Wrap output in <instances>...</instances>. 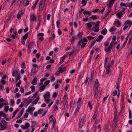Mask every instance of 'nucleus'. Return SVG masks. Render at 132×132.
<instances>
[{
    "mask_svg": "<svg viewBox=\"0 0 132 132\" xmlns=\"http://www.w3.org/2000/svg\"><path fill=\"white\" fill-rule=\"evenodd\" d=\"M95 24V23L93 22H90L86 24V25L88 26V29L90 28L92 26H93V25Z\"/></svg>",
    "mask_w": 132,
    "mask_h": 132,
    "instance_id": "f8f14e48",
    "label": "nucleus"
},
{
    "mask_svg": "<svg viewBox=\"0 0 132 132\" xmlns=\"http://www.w3.org/2000/svg\"><path fill=\"white\" fill-rule=\"evenodd\" d=\"M29 34V32H27V33L25 34V35L22 37V39L24 40L26 39L28 37Z\"/></svg>",
    "mask_w": 132,
    "mask_h": 132,
    "instance_id": "4be33fe9",
    "label": "nucleus"
},
{
    "mask_svg": "<svg viewBox=\"0 0 132 132\" xmlns=\"http://www.w3.org/2000/svg\"><path fill=\"white\" fill-rule=\"evenodd\" d=\"M21 68H23V69H25L26 68V65L25 64V63L22 62L21 64Z\"/></svg>",
    "mask_w": 132,
    "mask_h": 132,
    "instance_id": "f704fd0d",
    "label": "nucleus"
},
{
    "mask_svg": "<svg viewBox=\"0 0 132 132\" xmlns=\"http://www.w3.org/2000/svg\"><path fill=\"white\" fill-rule=\"evenodd\" d=\"M43 111V109H39L38 111V113L39 114H40L42 113V112Z\"/></svg>",
    "mask_w": 132,
    "mask_h": 132,
    "instance_id": "13d9d810",
    "label": "nucleus"
},
{
    "mask_svg": "<svg viewBox=\"0 0 132 132\" xmlns=\"http://www.w3.org/2000/svg\"><path fill=\"white\" fill-rule=\"evenodd\" d=\"M9 109V107L8 106H5L4 108V111L6 112H8Z\"/></svg>",
    "mask_w": 132,
    "mask_h": 132,
    "instance_id": "e433bc0d",
    "label": "nucleus"
},
{
    "mask_svg": "<svg viewBox=\"0 0 132 132\" xmlns=\"http://www.w3.org/2000/svg\"><path fill=\"white\" fill-rule=\"evenodd\" d=\"M100 22L99 21H97L96 22V24L93 25H94V27L93 28H92L91 30L93 29H94L97 28V29H95L94 30V31L96 32H98L99 30V27L100 26Z\"/></svg>",
    "mask_w": 132,
    "mask_h": 132,
    "instance_id": "f03ea898",
    "label": "nucleus"
},
{
    "mask_svg": "<svg viewBox=\"0 0 132 132\" xmlns=\"http://www.w3.org/2000/svg\"><path fill=\"white\" fill-rule=\"evenodd\" d=\"M82 103V98L81 97L79 98L77 102V107L80 108Z\"/></svg>",
    "mask_w": 132,
    "mask_h": 132,
    "instance_id": "0eeeda50",
    "label": "nucleus"
},
{
    "mask_svg": "<svg viewBox=\"0 0 132 132\" xmlns=\"http://www.w3.org/2000/svg\"><path fill=\"white\" fill-rule=\"evenodd\" d=\"M30 88L32 92L35 91V86L33 85L32 86H30Z\"/></svg>",
    "mask_w": 132,
    "mask_h": 132,
    "instance_id": "58836bf2",
    "label": "nucleus"
},
{
    "mask_svg": "<svg viewBox=\"0 0 132 132\" xmlns=\"http://www.w3.org/2000/svg\"><path fill=\"white\" fill-rule=\"evenodd\" d=\"M117 111L116 110V112L114 113V116L113 121L114 122H117L118 121V119L119 117L118 115H117Z\"/></svg>",
    "mask_w": 132,
    "mask_h": 132,
    "instance_id": "39448f33",
    "label": "nucleus"
},
{
    "mask_svg": "<svg viewBox=\"0 0 132 132\" xmlns=\"http://www.w3.org/2000/svg\"><path fill=\"white\" fill-rule=\"evenodd\" d=\"M125 13V12H122L121 11L118 12L116 14V15L117 18L119 19H120L122 17V16Z\"/></svg>",
    "mask_w": 132,
    "mask_h": 132,
    "instance_id": "423d86ee",
    "label": "nucleus"
},
{
    "mask_svg": "<svg viewBox=\"0 0 132 132\" xmlns=\"http://www.w3.org/2000/svg\"><path fill=\"white\" fill-rule=\"evenodd\" d=\"M21 95L19 93H16L15 95V97L17 98H18Z\"/></svg>",
    "mask_w": 132,
    "mask_h": 132,
    "instance_id": "69168bd1",
    "label": "nucleus"
},
{
    "mask_svg": "<svg viewBox=\"0 0 132 132\" xmlns=\"http://www.w3.org/2000/svg\"><path fill=\"white\" fill-rule=\"evenodd\" d=\"M46 86L44 85H43L40 86V88L39 89L42 90V91H43L45 88Z\"/></svg>",
    "mask_w": 132,
    "mask_h": 132,
    "instance_id": "72a5a7b5",
    "label": "nucleus"
},
{
    "mask_svg": "<svg viewBox=\"0 0 132 132\" xmlns=\"http://www.w3.org/2000/svg\"><path fill=\"white\" fill-rule=\"evenodd\" d=\"M25 10L23 9L21 10L18 13L21 15H22L24 12Z\"/></svg>",
    "mask_w": 132,
    "mask_h": 132,
    "instance_id": "49530a36",
    "label": "nucleus"
},
{
    "mask_svg": "<svg viewBox=\"0 0 132 132\" xmlns=\"http://www.w3.org/2000/svg\"><path fill=\"white\" fill-rule=\"evenodd\" d=\"M23 111L24 110H22L20 111L19 114L17 115V118H19L21 116L23 112Z\"/></svg>",
    "mask_w": 132,
    "mask_h": 132,
    "instance_id": "393cba45",
    "label": "nucleus"
},
{
    "mask_svg": "<svg viewBox=\"0 0 132 132\" xmlns=\"http://www.w3.org/2000/svg\"><path fill=\"white\" fill-rule=\"evenodd\" d=\"M35 108H32L31 106H30L28 108V109L26 110V112H32L35 109Z\"/></svg>",
    "mask_w": 132,
    "mask_h": 132,
    "instance_id": "2eb2a0df",
    "label": "nucleus"
},
{
    "mask_svg": "<svg viewBox=\"0 0 132 132\" xmlns=\"http://www.w3.org/2000/svg\"><path fill=\"white\" fill-rule=\"evenodd\" d=\"M90 18L94 20H95L97 19V16L96 15H93L91 17H90Z\"/></svg>",
    "mask_w": 132,
    "mask_h": 132,
    "instance_id": "c85d7f7f",
    "label": "nucleus"
},
{
    "mask_svg": "<svg viewBox=\"0 0 132 132\" xmlns=\"http://www.w3.org/2000/svg\"><path fill=\"white\" fill-rule=\"evenodd\" d=\"M45 5H39V9L40 11L42 10L44 8Z\"/></svg>",
    "mask_w": 132,
    "mask_h": 132,
    "instance_id": "79ce46f5",
    "label": "nucleus"
},
{
    "mask_svg": "<svg viewBox=\"0 0 132 132\" xmlns=\"http://www.w3.org/2000/svg\"><path fill=\"white\" fill-rule=\"evenodd\" d=\"M116 39V36H114L112 38V41L111 43H110L109 45V46L108 48L106 49H105V51L107 52H108L111 51L112 49L114 42L115 40Z\"/></svg>",
    "mask_w": 132,
    "mask_h": 132,
    "instance_id": "f257e3e1",
    "label": "nucleus"
},
{
    "mask_svg": "<svg viewBox=\"0 0 132 132\" xmlns=\"http://www.w3.org/2000/svg\"><path fill=\"white\" fill-rule=\"evenodd\" d=\"M39 0H36V1L35 2V4H34V6L32 7V9H34L35 8Z\"/></svg>",
    "mask_w": 132,
    "mask_h": 132,
    "instance_id": "2f4dec72",
    "label": "nucleus"
},
{
    "mask_svg": "<svg viewBox=\"0 0 132 132\" xmlns=\"http://www.w3.org/2000/svg\"><path fill=\"white\" fill-rule=\"evenodd\" d=\"M21 77L20 76V74H18L17 75V77L16 78V80H19L21 78Z\"/></svg>",
    "mask_w": 132,
    "mask_h": 132,
    "instance_id": "09e8293b",
    "label": "nucleus"
},
{
    "mask_svg": "<svg viewBox=\"0 0 132 132\" xmlns=\"http://www.w3.org/2000/svg\"><path fill=\"white\" fill-rule=\"evenodd\" d=\"M6 126L4 125H3V126H2V127H1V130H3L6 129Z\"/></svg>",
    "mask_w": 132,
    "mask_h": 132,
    "instance_id": "6e6d98bb",
    "label": "nucleus"
},
{
    "mask_svg": "<svg viewBox=\"0 0 132 132\" xmlns=\"http://www.w3.org/2000/svg\"><path fill=\"white\" fill-rule=\"evenodd\" d=\"M29 97H28L27 98H26L24 100L23 102L25 103H27L29 102Z\"/></svg>",
    "mask_w": 132,
    "mask_h": 132,
    "instance_id": "37998d69",
    "label": "nucleus"
},
{
    "mask_svg": "<svg viewBox=\"0 0 132 132\" xmlns=\"http://www.w3.org/2000/svg\"><path fill=\"white\" fill-rule=\"evenodd\" d=\"M84 42H83L82 41V40H81V39L79 41L78 44V48H80V45L81 44H82L83 43H84Z\"/></svg>",
    "mask_w": 132,
    "mask_h": 132,
    "instance_id": "cd10ccee",
    "label": "nucleus"
},
{
    "mask_svg": "<svg viewBox=\"0 0 132 132\" xmlns=\"http://www.w3.org/2000/svg\"><path fill=\"white\" fill-rule=\"evenodd\" d=\"M82 35V33L81 32H79L77 36V38H79L81 37Z\"/></svg>",
    "mask_w": 132,
    "mask_h": 132,
    "instance_id": "473e14b6",
    "label": "nucleus"
},
{
    "mask_svg": "<svg viewBox=\"0 0 132 132\" xmlns=\"http://www.w3.org/2000/svg\"><path fill=\"white\" fill-rule=\"evenodd\" d=\"M103 38V36L101 35H100L98 37L96 38V40L97 42L101 41V40Z\"/></svg>",
    "mask_w": 132,
    "mask_h": 132,
    "instance_id": "dca6fc26",
    "label": "nucleus"
},
{
    "mask_svg": "<svg viewBox=\"0 0 132 132\" xmlns=\"http://www.w3.org/2000/svg\"><path fill=\"white\" fill-rule=\"evenodd\" d=\"M65 67L59 68V70L61 73H62L65 70Z\"/></svg>",
    "mask_w": 132,
    "mask_h": 132,
    "instance_id": "f3484780",
    "label": "nucleus"
},
{
    "mask_svg": "<svg viewBox=\"0 0 132 132\" xmlns=\"http://www.w3.org/2000/svg\"><path fill=\"white\" fill-rule=\"evenodd\" d=\"M37 71L35 70V69H31V73H37Z\"/></svg>",
    "mask_w": 132,
    "mask_h": 132,
    "instance_id": "5fc2aeb1",
    "label": "nucleus"
},
{
    "mask_svg": "<svg viewBox=\"0 0 132 132\" xmlns=\"http://www.w3.org/2000/svg\"><path fill=\"white\" fill-rule=\"evenodd\" d=\"M55 79V78L53 76H52L51 77V81H54Z\"/></svg>",
    "mask_w": 132,
    "mask_h": 132,
    "instance_id": "338daca9",
    "label": "nucleus"
},
{
    "mask_svg": "<svg viewBox=\"0 0 132 132\" xmlns=\"http://www.w3.org/2000/svg\"><path fill=\"white\" fill-rule=\"evenodd\" d=\"M99 86L98 81V79H96L94 84V87H98Z\"/></svg>",
    "mask_w": 132,
    "mask_h": 132,
    "instance_id": "5701e85b",
    "label": "nucleus"
},
{
    "mask_svg": "<svg viewBox=\"0 0 132 132\" xmlns=\"http://www.w3.org/2000/svg\"><path fill=\"white\" fill-rule=\"evenodd\" d=\"M93 89L95 97L96 98L97 96L98 93V87L97 88L94 87Z\"/></svg>",
    "mask_w": 132,
    "mask_h": 132,
    "instance_id": "1a4fd4ad",
    "label": "nucleus"
},
{
    "mask_svg": "<svg viewBox=\"0 0 132 132\" xmlns=\"http://www.w3.org/2000/svg\"><path fill=\"white\" fill-rule=\"evenodd\" d=\"M37 82L36 78H34L31 82V84L34 85H36Z\"/></svg>",
    "mask_w": 132,
    "mask_h": 132,
    "instance_id": "6ab92c4d",
    "label": "nucleus"
},
{
    "mask_svg": "<svg viewBox=\"0 0 132 132\" xmlns=\"http://www.w3.org/2000/svg\"><path fill=\"white\" fill-rule=\"evenodd\" d=\"M44 98H49L50 97V93L49 92H47L44 95Z\"/></svg>",
    "mask_w": 132,
    "mask_h": 132,
    "instance_id": "ddd939ff",
    "label": "nucleus"
},
{
    "mask_svg": "<svg viewBox=\"0 0 132 132\" xmlns=\"http://www.w3.org/2000/svg\"><path fill=\"white\" fill-rule=\"evenodd\" d=\"M107 32V30L105 28L101 32V34L104 35H105Z\"/></svg>",
    "mask_w": 132,
    "mask_h": 132,
    "instance_id": "b1692460",
    "label": "nucleus"
},
{
    "mask_svg": "<svg viewBox=\"0 0 132 132\" xmlns=\"http://www.w3.org/2000/svg\"><path fill=\"white\" fill-rule=\"evenodd\" d=\"M45 0H41L40 2L39 5H45Z\"/></svg>",
    "mask_w": 132,
    "mask_h": 132,
    "instance_id": "7c9ffc66",
    "label": "nucleus"
},
{
    "mask_svg": "<svg viewBox=\"0 0 132 132\" xmlns=\"http://www.w3.org/2000/svg\"><path fill=\"white\" fill-rule=\"evenodd\" d=\"M68 106V102L67 101H66L64 103V109H66Z\"/></svg>",
    "mask_w": 132,
    "mask_h": 132,
    "instance_id": "ea45409f",
    "label": "nucleus"
},
{
    "mask_svg": "<svg viewBox=\"0 0 132 132\" xmlns=\"http://www.w3.org/2000/svg\"><path fill=\"white\" fill-rule=\"evenodd\" d=\"M129 119H130L132 117H131V111L130 110H129Z\"/></svg>",
    "mask_w": 132,
    "mask_h": 132,
    "instance_id": "680f3d73",
    "label": "nucleus"
},
{
    "mask_svg": "<svg viewBox=\"0 0 132 132\" xmlns=\"http://www.w3.org/2000/svg\"><path fill=\"white\" fill-rule=\"evenodd\" d=\"M132 24V22L129 20H127L124 23V25H128L129 26H130Z\"/></svg>",
    "mask_w": 132,
    "mask_h": 132,
    "instance_id": "4468645a",
    "label": "nucleus"
},
{
    "mask_svg": "<svg viewBox=\"0 0 132 132\" xmlns=\"http://www.w3.org/2000/svg\"><path fill=\"white\" fill-rule=\"evenodd\" d=\"M50 82V81L49 80H47L45 82L44 84L45 85V86H46L49 84Z\"/></svg>",
    "mask_w": 132,
    "mask_h": 132,
    "instance_id": "603ef678",
    "label": "nucleus"
},
{
    "mask_svg": "<svg viewBox=\"0 0 132 132\" xmlns=\"http://www.w3.org/2000/svg\"><path fill=\"white\" fill-rule=\"evenodd\" d=\"M85 2V0H82L81 2V3L82 4H84V5H82V6H84L86 5V2Z\"/></svg>",
    "mask_w": 132,
    "mask_h": 132,
    "instance_id": "864d4df0",
    "label": "nucleus"
},
{
    "mask_svg": "<svg viewBox=\"0 0 132 132\" xmlns=\"http://www.w3.org/2000/svg\"><path fill=\"white\" fill-rule=\"evenodd\" d=\"M86 43H83L81 46V48H84L85 46L86 45Z\"/></svg>",
    "mask_w": 132,
    "mask_h": 132,
    "instance_id": "4d7b16f0",
    "label": "nucleus"
},
{
    "mask_svg": "<svg viewBox=\"0 0 132 132\" xmlns=\"http://www.w3.org/2000/svg\"><path fill=\"white\" fill-rule=\"evenodd\" d=\"M110 67V65H109L106 67V70L107 73H109V72Z\"/></svg>",
    "mask_w": 132,
    "mask_h": 132,
    "instance_id": "bb28decb",
    "label": "nucleus"
},
{
    "mask_svg": "<svg viewBox=\"0 0 132 132\" xmlns=\"http://www.w3.org/2000/svg\"><path fill=\"white\" fill-rule=\"evenodd\" d=\"M60 22L59 20L57 21L56 22V25L57 28H59Z\"/></svg>",
    "mask_w": 132,
    "mask_h": 132,
    "instance_id": "bf43d9fd",
    "label": "nucleus"
},
{
    "mask_svg": "<svg viewBox=\"0 0 132 132\" xmlns=\"http://www.w3.org/2000/svg\"><path fill=\"white\" fill-rule=\"evenodd\" d=\"M117 90L114 91L112 93V94H113L114 96H116L117 95Z\"/></svg>",
    "mask_w": 132,
    "mask_h": 132,
    "instance_id": "774afa93",
    "label": "nucleus"
},
{
    "mask_svg": "<svg viewBox=\"0 0 132 132\" xmlns=\"http://www.w3.org/2000/svg\"><path fill=\"white\" fill-rule=\"evenodd\" d=\"M65 58V57H64V56H63V57H62L61 58L60 61L61 63H62L64 62Z\"/></svg>",
    "mask_w": 132,
    "mask_h": 132,
    "instance_id": "c03bdc74",
    "label": "nucleus"
},
{
    "mask_svg": "<svg viewBox=\"0 0 132 132\" xmlns=\"http://www.w3.org/2000/svg\"><path fill=\"white\" fill-rule=\"evenodd\" d=\"M54 61V60L53 59H51L49 60V62L51 63H53Z\"/></svg>",
    "mask_w": 132,
    "mask_h": 132,
    "instance_id": "e2e57ef3",
    "label": "nucleus"
},
{
    "mask_svg": "<svg viewBox=\"0 0 132 132\" xmlns=\"http://www.w3.org/2000/svg\"><path fill=\"white\" fill-rule=\"evenodd\" d=\"M76 38L74 36H72L71 39V44H73L74 43V40Z\"/></svg>",
    "mask_w": 132,
    "mask_h": 132,
    "instance_id": "a878e982",
    "label": "nucleus"
},
{
    "mask_svg": "<svg viewBox=\"0 0 132 132\" xmlns=\"http://www.w3.org/2000/svg\"><path fill=\"white\" fill-rule=\"evenodd\" d=\"M85 116H83L80 118V123L79 126V128H81L85 122Z\"/></svg>",
    "mask_w": 132,
    "mask_h": 132,
    "instance_id": "7ed1b4c3",
    "label": "nucleus"
},
{
    "mask_svg": "<svg viewBox=\"0 0 132 132\" xmlns=\"http://www.w3.org/2000/svg\"><path fill=\"white\" fill-rule=\"evenodd\" d=\"M21 83V80H20L17 83L16 85V86L18 87H20V85Z\"/></svg>",
    "mask_w": 132,
    "mask_h": 132,
    "instance_id": "c9c22d12",
    "label": "nucleus"
},
{
    "mask_svg": "<svg viewBox=\"0 0 132 132\" xmlns=\"http://www.w3.org/2000/svg\"><path fill=\"white\" fill-rule=\"evenodd\" d=\"M91 12H92L91 11H85L83 12V13L84 14H87L89 15H91Z\"/></svg>",
    "mask_w": 132,
    "mask_h": 132,
    "instance_id": "a211bd4d",
    "label": "nucleus"
},
{
    "mask_svg": "<svg viewBox=\"0 0 132 132\" xmlns=\"http://www.w3.org/2000/svg\"><path fill=\"white\" fill-rule=\"evenodd\" d=\"M18 72L16 70H15L13 71L12 72V75L13 77H15L16 74H18Z\"/></svg>",
    "mask_w": 132,
    "mask_h": 132,
    "instance_id": "412c9836",
    "label": "nucleus"
},
{
    "mask_svg": "<svg viewBox=\"0 0 132 132\" xmlns=\"http://www.w3.org/2000/svg\"><path fill=\"white\" fill-rule=\"evenodd\" d=\"M30 126V124L29 123L26 122L25 123V125H21V127L23 129H26L28 128Z\"/></svg>",
    "mask_w": 132,
    "mask_h": 132,
    "instance_id": "6e6552de",
    "label": "nucleus"
},
{
    "mask_svg": "<svg viewBox=\"0 0 132 132\" xmlns=\"http://www.w3.org/2000/svg\"><path fill=\"white\" fill-rule=\"evenodd\" d=\"M80 108L77 107L76 110L74 114H76L77 112H78Z\"/></svg>",
    "mask_w": 132,
    "mask_h": 132,
    "instance_id": "de8ad7c7",
    "label": "nucleus"
},
{
    "mask_svg": "<svg viewBox=\"0 0 132 132\" xmlns=\"http://www.w3.org/2000/svg\"><path fill=\"white\" fill-rule=\"evenodd\" d=\"M97 114V107H95V113L94 115L93 116V119H95L96 118Z\"/></svg>",
    "mask_w": 132,
    "mask_h": 132,
    "instance_id": "9b49d317",
    "label": "nucleus"
},
{
    "mask_svg": "<svg viewBox=\"0 0 132 132\" xmlns=\"http://www.w3.org/2000/svg\"><path fill=\"white\" fill-rule=\"evenodd\" d=\"M1 83L3 85H4L6 83V81L4 79H2L1 80Z\"/></svg>",
    "mask_w": 132,
    "mask_h": 132,
    "instance_id": "052dcab7",
    "label": "nucleus"
},
{
    "mask_svg": "<svg viewBox=\"0 0 132 132\" xmlns=\"http://www.w3.org/2000/svg\"><path fill=\"white\" fill-rule=\"evenodd\" d=\"M109 42L108 41H106L104 43V45L106 46H108L109 44Z\"/></svg>",
    "mask_w": 132,
    "mask_h": 132,
    "instance_id": "0e129e2a",
    "label": "nucleus"
},
{
    "mask_svg": "<svg viewBox=\"0 0 132 132\" xmlns=\"http://www.w3.org/2000/svg\"><path fill=\"white\" fill-rule=\"evenodd\" d=\"M88 105L89 106L90 108V110H91L92 108V106L91 105V102L90 101H89L88 103Z\"/></svg>",
    "mask_w": 132,
    "mask_h": 132,
    "instance_id": "8fccbe9b",
    "label": "nucleus"
},
{
    "mask_svg": "<svg viewBox=\"0 0 132 132\" xmlns=\"http://www.w3.org/2000/svg\"><path fill=\"white\" fill-rule=\"evenodd\" d=\"M114 123H113L112 127V131H114L115 130V128L116 127V126L117 124V122H114Z\"/></svg>",
    "mask_w": 132,
    "mask_h": 132,
    "instance_id": "aec40b11",
    "label": "nucleus"
},
{
    "mask_svg": "<svg viewBox=\"0 0 132 132\" xmlns=\"http://www.w3.org/2000/svg\"><path fill=\"white\" fill-rule=\"evenodd\" d=\"M115 1L113 0H111L109 2V6L110 7L113 4Z\"/></svg>",
    "mask_w": 132,
    "mask_h": 132,
    "instance_id": "4c0bfd02",
    "label": "nucleus"
},
{
    "mask_svg": "<svg viewBox=\"0 0 132 132\" xmlns=\"http://www.w3.org/2000/svg\"><path fill=\"white\" fill-rule=\"evenodd\" d=\"M121 23L118 20L116 21L114 24L113 25L116 26L117 27H119L121 24Z\"/></svg>",
    "mask_w": 132,
    "mask_h": 132,
    "instance_id": "9d476101",
    "label": "nucleus"
},
{
    "mask_svg": "<svg viewBox=\"0 0 132 132\" xmlns=\"http://www.w3.org/2000/svg\"><path fill=\"white\" fill-rule=\"evenodd\" d=\"M18 111V110H16L13 113V116L12 117V118H14L15 116L16 113Z\"/></svg>",
    "mask_w": 132,
    "mask_h": 132,
    "instance_id": "a18cd8bd",
    "label": "nucleus"
},
{
    "mask_svg": "<svg viewBox=\"0 0 132 132\" xmlns=\"http://www.w3.org/2000/svg\"><path fill=\"white\" fill-rule=\"evenodd\" d=\"M39 96H37L35 100L33 101L32 102L33 104H36L37 103L38 101L39 100Z\"/></svg>",
    "mask_w": 132,
    "mask_h": 132,
    "instance_id": "c756f323",
    "label": "nucleus"
},
{
    "mask_svg": "<svg viewBox=\"0 0 132 132\" xmlns=\"http://www.w3.org/2000/svg\"><path fill=\"white\" fill-rule=\"evenodd\" d=\"M37 20V17L35 13H32L30 16V20L31 22L36 21Z\"/></svg>",
    "mask_w": 132,
    "mask_h": 132,
    "instance_id": "20e7f679",
    "label": "nucleus"
},
{
    "mask_svg": "<svg viewBox=\"0 0 132 132\" xmlns=\"http://www.w3.org/2000/svg\"><path fill=\"white\" fill-rule=\"evenodd\" d=\"M116 30V29L114 28V26H113L111 27L109 30L111 32L114 31Z\"/></svg>",
    "mask_w": 132,
    "mask_h": 132,
    "instance_id": "a19ab883",
    "label": "nucleus"
},
{
    "mask_svg": "<svg viewBox=\"0 0 132 132\" xmlns=\"http://www.w3.org/2000/svg\"><path fill=\"white\" fill-rule=\"evenodd\" d=\"M110 12V11H109L108 12H107V13L105 14V15H104V17L103 18V19H104V18H105L106 17H107V16H108V15L109 14V13Z\"/></svg>",
    "mask_w": 132,
    "mask_h": 132,
    "instance_id": "3c124183",
    "label": "nucleus"
}]
</instances>
